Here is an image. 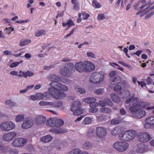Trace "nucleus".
<instances>
[{"mask_svg":"<svg viewBox=\"0 0 154 154\" xmlns=\"http://www.w3.org/2000/svg\"><path fill=\"white\" fill-rule=\"evenodd\" d=\"M84 62H79L73 64L71 62L65 64L62 69H60V74L65 76L69 77L72 74L75 72V70L79 72H84Z\"/></svg>","mask_w":154,"mask_h":154,"instance_id":"obj_1","label":"nucleus"},{"mask_svg":"<svg viewBox=\"0 0 154 154\" xmlns=\"http://www.w3.org/2000/svg\"><path fill=\"white\" fill-rule=\"evenodd\" d=\"M51 86L48 89V92H45L43 93L44 99L48 100L50 99L51 96H52L56 99H60L66 96L64 93L59 92L57 88Z\"/></svg>","mask_w":154,"mask_h":154,"instance_id":"obj_2","label":"nucleus"},{"mask_svg":"<svg viewBox=\"0 0 154 154\" xmlns=\"http://www.w3.org/2000/svg\"><path fill=\"white\" fill-rule=\"evenodd\" d=\"M131 104L132 105L129 108V110L131 112V116L133 113L137 112L140 109H144L147 106L149 105V104H147L145 102H139V99L137 97L134 98L132 100Z\"/></svg>","mask_w":154,"mask_h":154,"instance_id":"obj_3","label":"nucleus"},{"mask_svg":"<svg viewBox=\"0 0 154 154\" xmlns=\"http://www.w3.org/2000/svg\"><path fill=\"white\" fill-rule=\"evenodd\" d=\"M105 75L102 71L94 72L90 77L89 81L91 83H100L103 81Z\"/></svg>","mask_w":154,"mask_h":154,"instance_id":"obj_4","label":"nucleus"},{"mask_svg":"<svg viewBox=\"0 0 154 154\" xmlns=\"http://www.w3.org/2000/svg\"><path fill=\"white\" fill-rule=\"evenodd\" d=\"M137 134L135 130H131L122 132L119 135L120 139L124 141H129L134 138Z\"/></svg>","mask_w":154,"mask_h":154,"instance_id":"obj_5","label":"nucleus"},{"mask_svg":"<svg viewBox=\"0 0 154 154\" xmlns=\"http://www.w3.org/2000/svg\"><path fill=\"white\" fill-rule=\"evenodd\" d=\"M129 146V144L125 142L117 141L113 144L114 148L117 151L123 152L126 150Z\"/></svg>","mask_w":154,"mask_h":154,"instance_id":"obj_6","label":"nucleus"},{"mask_svg":"<svg viewBox=\"0 0 154 154\" xmlns=\"http://www.w3.org/2000/svg\"><path fill=\"white\" fill-rule=\"evenodd\" d=\"M47 123L48 125L50 127H59L63 125L64 121L62 119L51 118L47 120Z\"/></svg>","mask_w":154,"mask_h":154,"instance_id":"obj_7","label":"nucleus"},{"mask_svg":"<svg viewBox=\"0 0 154 154\" xmlns=\"http://www.w3.org/2000/svg\"><path fill=\"white\" fill-rule=\"evenodd\" d=\"M48 78L51 81H52L51 82H62L64 83L67 84L70 83L71 82V80L66 77H64L62 79L60 77L54 74L49 75Z\"/></svg>","mask_w":154,"mask_h":154,"instance_id":"obj_8","label":"nucleus"},{"mask_svg":"<svg viewBox=\"0 0 154 154\" xmlns=\"http://www.w3.org/2000/svg\"><path fill=\"white\" fill-rule=\"evenodd\" d=\"M2 130L5 131H8L13 129L15 125L11 121H7L2 123L0 125Z\"/></svg>","mask_w":154,"mask_h":154,"instance_id":"obj_9","label":"nucleus"},{"mask_svg":"<svg viewBox=\"0 0 154 154\" xmlns=\"http://www.w3.org/2000/svg\"><path fill=\"white\" fill-rule=\"evenodd\" d=\"M107 134V130L104 127H98L96 128V134L97 136L99 138H104Z\"/></svg>","mask_w":154,"mask_h":154,"instance_id":"obj_10","label":"nucleus"},{"mask_svg":"<svg viewBox=\"0 0 154 154\" xmlns=\"http://www.w3.org/2000/svg\"><path fill=\"white\" fill-rule=\"evenodd\" d=\"M49 85L50 86H52L53 87L56 88L59 92V90L65 91L68 90V88L65 85L62 84L59 82H51Z\"/></svg>","mask_w":154,"mask_h":154,"instance_id":"obj_11","label":"nucleus"},{"mask_svg":"<svg viewBox=\"0 0 154 154\" xmlns=\"http://www.w3.org/2000/svg\"><path fill=\"white\" fill-rule=\"evenodd\" d=\"M138 139L141 142L146 143L149 141L152 138L149 134L144 132L139 134Z\"/></svg>","mask_w":154,"mask_h":154,"instance_id":"obj_12","label":"nucleus"},{"mask_svg":"<svg viewBox=\"0 0 154 154\" xmlns=\"http://www.w3.org/2000/svg\"><path fill=\"white\" fill-rule=\"evenodd\" d=\"M27 140L22 138H17L15 139L13 142V145L14 146L19 147L23 146L26 144Z\"/></svg>","mask_w":154,"mask_h":154,"instance_id":"obj_13","label":"nucleus"},{"mask_svg":"<svg viewBox=\"0 0 154 154\" xmlns=\"http://www.w3.org/2000/svg\"><path fill=\"white\" fill-rule=\"evenodd\" d=\"M146 111L142 109H140L137 112L133 113L132 117L135 119H140L144 117L146 115Z\"/></svg>","mask_w":154,"mask_h":154,"instance_id":"obj_14","label":"nucleus"},{"mask_svg":"<svg viewBox=\"0 0 154 154\" xmlns=\"http://www.w3.org/2000/svg\"><path fill=\"white\" fill-rule=\"evenodd\" d=\"M85 72H89L92 71L95 69V66L93 63L87 61H84Z\"/></svg>","mask_w":154,"mask_h":154,"instance_id":"obj_15","label":"nucleus"},{"mask_svg":"<svg viewBox=\"0 0 154 154\" xmlns=\"http://www.w3.org/2000/svg\"><path fill=\"white\" fill-rule=\"evenodd\" d=\"M17 134V133L15 132L8 133L3 136V139L6 141H11L16 136Z\"/></svg>","mask_w":154,"mask_h":154,"instance_id":"obj_16","label":"nucleus"},{"mask_svg":"<svg viewBox=\"0 0 154 154\" xmlns=\"http://www.w3.org/2000/svg\"><path fill=\"white\" fill-rule=\"evenodd\" d=\"M33 121L31 119H28L24 121L22 125V127L24 129H27L32 127L33 125Z\"/></svg>","mask_w":154,"mask_h":154,"instance_id":"obj_17","label":"nucleus"},{"mask_svg":"<svg viewBox=\"0 0 154 154\" xmlns=\"http://www.w3.org/2000/svg\"><path fill=\"white\" fill-rule=\"evenodd\" d=\"M46 118L43 116H38L35 118V121L37 125H42L46 121Z\"/></svg>","mask_w":154,"mask_h":154,"instance_id":"obj_18","label":"nucleus"},{"mask_svg":"<svg viewBox=\"0 0 154 154\" xmlns=\"http://www.w3.org/2000/svg\"><path fill=\"white\" fill-rule=\"evenodd\" d=\"M121 78L118 76L115 77L114 78L110 79V82L111 84L116 85L119 84L121 82Z\"/></svg>","mask_w":154,"mask_h":154,"instance_id":"obj_19","label":"nucleus"},{"mask_svg":"<svg viewBox=\"0 0 154 154\" xmlns=\"http://www.w3.org/2000/svg\"><path fill=\"white\" fill-rule=\"evenodd\" d=\"M67 25V29L66 30H68L72 26H74L75 24L73 22V21L71 19H69L66 23L63 22L62 23V26L63 27H65Z\"/></svg>","mask_w":154,"mask_h":154,"instance_id":"obj_20","label":"nucleus"},{"mask_svg":"<svg viewBox=\"0 0 154 154\" xmlns=\"http://www.w3.org/2000/svg\"><path fill=\"white\" fill-rule=\"evenodd\" d=\"M80 102L79 101H74L70 109L72 111H74L75 110L79 109L80 108Z\"/></svg>","mask_w":154,"mask_h":154,"instance_id":"obj_21","label":"nucleus"},{"mask_svg":"<svg viewBox=\"0 0 154 154\" xmlns=\"http://www.w3.org/2000/svg\"><path fill=\"white\" fill-rule=\"evenodd\" d=\"M93 104H94L90 105V106L91 108L89 109V111L91 112H96L98 111V109L96 107L98 106V103H94Z\"/></svg>","mask_w":154,"mask_h":154,"instance_id":"obj_22","label":"nucleus"},{"mask_svg":"<svg viewBox=\"0 0 154 154\" xmlns=\"http://www.w3.org/2000/svg\"><path fill=\"white\" fill-rule=\"evenodd\" d=\"M49 131L56 134L64 133L65 132V131L62 129H57L55 128L50 129Z\"/></svg>","mask_w":154,"mask_h":154,"instance_id":"obj_23","label":"nucleus"},{"mask_svg":"<svg viewBox=\"0 0 154 154\" xmlns=\"http://www.w3.org/2000/svg\"><path fill=\"white\" fill-rule=\"evenodd\" d=\"M52 138V137L50 135H47L42 137L40 138V140L44 143H48L50 141Z\"/></svg>","mask_w":154,"mask_h":154,"instance_id":"obj_24","label":"nucleus"},{"mask_svg":"<svg viewBox=\"0 0 154 154\" xmlns=\"http://www.w3.org/2000/svg\"><path fill=\"white\" fill-rule=\"evenodd\" d=\"M83 101L86 103L90 104V105H91V104L94 105V104L93 103H97L95 102L96 101V99L94 97L86 98L83 100Z\"/></svg>","mask_w":154,"mask_h":154,"instance_id":"obj_25","label":"nucleus"},{"mask_svg":"<svg viewBox=\"0 0 154 154\" xmlns=\"http://www.w3.org/2000/svg\"><path fill=\"white\" fill-rule=\"evenodd\" d=\"M120 131V127L119 126L116 127L112 130L111 133L112 135H116L119 134Z\"/></svg>","mask_w":154,"mask_h":154,"instance_id":"obj_26","label":"nucleus"},{"mask_svg":"<svg viewBox=\"0 0 154 154\" xmlns=\"http://www.w3.org/2000/svg\"><path fill=\"white\" fill-rule=\"evenodd\" d=\"M52 103L51 106L52 107L55 108L60 107L62 106L63 105V102L61 101L54 102H51Z\"/></svg>","mask_w":154,"mask_h":154,"instance_id":"obj_27","label":"nucleus"},{"mask_svg":"<svg viewBox=\"0 0 154 154\" xmlns=\"http://www.w3.org/2000/svg\"><path fill=\"white\" fill-rule=\"evenodd\" d=\"M111 97L112 100L114 101L117 103L120 102V99L119 97L116 94L113 93L111 95Z\"/></svg>","mask_w":154,"mask_h":154,"instance_id":"obj_28","label":"nucleus"},{"mask_svg":"<svg viewBox=\"0 0 154 154\" xmlns=\"http://www.w3.org/2000/svg\"><path fill=\"white\" fill-rule=\"evenodd\" d=\"M96 118L97 121L99 122L105 121L107 120V116L103 115L97 116Z\"/></svg>","mask_w":154,"mask_h":154,"instance_id":"obj_29","label":"nucleus"},{"mask_svg":"<svg viewBox=\"0 0 154 154\" xmlns=\"http://www.w3.org/2000/svg\"><path fill=\"white\" fill-rule=\"evenodd\" d=\"M122 89L121 86L119 85L116 86L114 88V91L117 93L119 95L121 94H122Z\"/></svg>","mask_w":154,"mask_h":154,"instance_id":"obj_30","label":"nucleus"},{"mask_svg":"<svg viewBox=\"0 0 154 154\" xmlns=\"http://www.w3.org/2000/svg\"><path fill=\"white\" fill-rule=\"evenodd\" d=\"M100 111L101 112L106 114L110 113L111 112V110L110 109L106 107H102L100 109Z\"/></svg>","mask_w":154,"mask_h":154,"instance_id":"obj_31","label":"nucleus"},{"mask_svg":"<svg viewBox=\"0 0 154 154\" xmlns=\"http://www.w3.org/2000/svg\"><path fill=\"white\" fill-rule=\"evenodd\" d=\"M92 147V145L88 141H86L82 146V148L85 149H90Z\"/></svg>","mask_w":154,"mask_h":154,"instance_id":"obj_32","label":"nucleus"},{"mask_svg":"<svg viewBox=\"0 0 154 154\" xmlns=\"http://www.w3.org/2000/svg\"><path fill=\"white\" fill-rule=\"evenodd\" d=\"M33 75V72H30L29 70L27 71L26 72H23V75L25 78H26L28 76L31 77Z\"/></svg>","mask_w":154,"mask_h":154,"instance_id":"obj_33","label":"nucleus"},{"mask_svg":"<svg viewBox=\"0 0 154 154\" xmlns=\"http://www.w3.org/2000/svg\"><path fill=\"white\" fill-rule=\"evenodd\" d=\"M46 34V31L44 29H41L37 31L35 34V36L39 37L42 35H45Z\"/></svg>","mask_w":154,"mask_h":154,"instance_id":"obj_34","label":"nucleus"},{"mask_svg":"<svg viewBox=\"0 0 154 154\" xmlns=\"http://www.w3.org/2000/svg\"><path fill=\"white\" fill-rule=\"evenodd\" d=\"M92 6L96 8H99L101 6L100 3L96 0H92Z\"/></svg>","mask_w":154,"mask_h":154,"instance_id":"obj_35","label":"nucleus"},{"mask_svg":"<svg viewBox=\"0 0 154 154\" xmlns=\"http://www.w3.org/2000/svg\"><path fill=\"white\" fill-rule=\"evenodd\" d=\"M5 103L11 107H13L16 105V103L10 100H7Z\"/></svg>","mask_w":154,"mask_h":154,"instance_id":"obj_36","label":"nucleus"},{"mask_svg":"<svg viewBox=\"0 0 154 154\" xmlns=\"http://www.w3.org/2000/svg\"><path fill=\"white\" fill-rule=\"evenodd\" d=\"M31 40L29 39H25L20 41L19 45L20 46H23L30 42Z\"/></svg>","mask_w":154,"mask_h":154,"instance_id":"obj_37","label":"nucleus"},{"mask_svg":"<svg viewBox=\"0 0 154 154\" xmlns=\"http://www.w3.org/2000/svg\"><path fill=\"white\" fill-rule=\"evenodd\" d=\"M145 121H148L152 125H154V117L150 116L146 119Z\"/></svg>","mask_w":154,"mask_h":154,"instance_id":"obj_38","label":"nucleus"},{"mask_svg":"<svg viewBox=\"0 0 154 154\" xmlns=\"http://www.w3.org/2000/svg\"><path fill=\"white\" fill-rule=\"evenodd\" d=\"M51 103H52L51 102H46L44 101H41L39 103V105L41 106H51Z\"/></svg>","mask_w":154,"mask_h":154,"instance_id":"obj_39","label":"nucleus"},{"mask_svg":"<svg viewBox=\"0 0 154 154\" xmlns=\"http://www.w3.org/2000/svg\"><path fill=\"white\" fill-rule=\"evenodd\" d=\"M24 116L23 115L21 114L17 115L15 118L16 121L18 122H21L24 119Z\"/></svg>","mask_w":154,"mask_h":154,"instance_id":"obj_40","label":"nucleus"},{"mask_svg":"<svg viewBox=\"0 0 154 154\" xmlns=\"http://www.w3.org/2000/svg\"><path fill=\"white\" fill-rule=\"evenodd\" d=\"M75 89L77 91L81 94H83L85 92V89L82 88L81 87H79L78 86H75Z\"/></svg>","mask_w":154,"mask_h":154,"instance_id":"obj_41","label":"nucleus"},{"mask_svg":"<svg viewBox=\"0 0 154 154\" xmlns=\"http://www.w3.org/2000/svg\"><path fill=\"white\" fill-rule=\"evenodd\" d=\"M10 154H18L19 153V150L16 148H11L9 151Z\"/></svg>","mask_w":154,"mask_h":154,"instance_id":"obj_42","label":"nucleus"},{"mask_svg":"<svg viewBox=\"0 0 154 154\" xmlns=\"http://www.w3.org/2000/svg\"><path fill=\"white\" fill-rule=\"evenodd\" d=\"M73 114L75 115H79L81 114L82 112V110L80 108L75 110V111H73Z\"/></svg>","mask_w":154,"mask_h":154,"instance_id":"obj_43","label":"nucleus"},{"mask_svg":"<svg viewBox=\"0 0 154 154\" xmlns=\"http://www.w3.org/2000/svg\"><path fill=\"white\" fill-rule=\"evenodd\" d=\"M110 123L112 124L117 125L119 123V120L118 119L114 118L111 120Z\"/></svg>","mask_w":154,"mask_h":154,"instance_id":"obj_44","label":"nucleus"},{"mask_svg":"<svg viewBox=\"0 0 154 154\" xmlns=\"http://www.w3.org/2000/svg\"><path fill=\"white\" fill-rule=\"evenodd\" d=\"M82 15L83 16V19L84 20H87L90 16V15L89 14L86 13L84 11L82 12Z\"/></svg>","mask_w":154,"mask_h":154,"instance_id":"obj_45","label":"nucleus"},{"mask_svg":"<svg viewBox=\"0 0 154 154\" xmlns=\"http://www.w3.org/2000/svg\"><path fill=\"white\" fill-rule=\"evenodd\" d=\"M37 100H42L44 99L43 93H39L36 94Z\"/></svg>","mask_w":154,"mask_h":154,"instance_id":"obj_46","label":"nucleus"},{"mask_svg":"<svg viewBox=\"0 0 154 154\" xmlns=\"http://www.w3.org/2000/svg\"><path fill=\"white\" fill-rule=\"evenodd\" d=\"M91 121V119L89 117H86L85 118L83 122L85 124L87 125L90 124Z\"/></svg>","mask_w":154,"mask_h":154,"instance_id":"obj_47","label":"nucleus"},{"mask_svg":"<svg viewBox=\"0 0 154 154\" xmlns=\"http://www.w3.org/2000/svg\"><path fill=\"white\" fill-rule=\"evenodd\" d=\"M104 101L105 102L106 104H107L109 106H111L112 105V103L111 101L109 98L105 99H104Z\"/></svg>","mask_w":154,"mask_h":154,"instance_id":"obj_48","label":"nucleus"},{"mask_svg":"<svg viewBox=\"0 0 154 154\" xmlns=\"http://www.w3.org/2000/svg\"><path fill=\"white\" fill-rule=\"evenodd\" d=\"M110 65L112 66H113V65H114L115 66H118L117 68L118 69H119L122 71H123L124 70L123 68L122 67H121L118 64H117L115 63H110Z\"/></svg>","mask_w":154,"mask_h":154,"instance_id":"obj_49","label":"nucleus"},{"mask_svg":"<svg viewBox=\"0 0 154 154\" xmlns=\"http://www.w3.org/2000/svg\"><path fill=\"white\" fill-rule=\"evenodd\" d=\"M103 90L101 88H99L95 91V93L97 95H100L103 94Z\"/></svg>","mask_w":154,"mask_h":154,"instance_id":"obj_50","label":"nucleus"},{"mask_svg":"<svg viewBox=\"0 0 154 154\" xmlns=\"http://www.w3.org/2000/svg\"><path fill=\"white\" fill-rule=\"evenodd\" d=\"M116 73V72L114 70L111 71L109 74V76L110 77V79L114 78Z\"/></svg>","mask_w":154,"mask_h":154,"instance_id":"obj_51","label":"nucleus"},{"mask_svg":"<svg viewBox=\"0 0 154 154\" xmlns=\"http://www.w3.org/2000/svg\"><path fill=\"white\" fill-rule=\"evenodd\" d=\"M105 18L104 14H99L97 17V19L98 20H103Z\"/></svg>","mask_w":154,"mask_h":154,"instance_id":"obj_52","label":"nucleus"},{"mask_svg":"<svg viewBox=\"0 0 154 154\" xmlns=\"http://www.w3.org/2000/svg\"><path fill=\"white\" fill-rule=\"evenodd\" d=\"M5 30L6 31L7 34H9L11 32L14 30V29L11 27L8 28L6 27Z\"/></svg>","mask_w":154,"mask_h":154,"instance_id":"obj_53","label":"nucleus"},{"mask_svg":"<svg viewBox=\"0 0 154 154\" xmlns=\"http://www.w3.org/2000/svg\"><path fill=\"white\" fill-rule=\"evenodd\" d=\"M81 151L80 149L78 148H76L72 150L73 154H80Z\"/></svg>","mask_w":154,"mask_h":154,"instance_id":"obj_54","label":"nucleus"},{"mask_svg":"<svg viewBox=\"0 0 154 154\" xmlns=\"http://www.w3.org/2000/svg\"><path fill=\"white\" fill-rule=\"evenodd\" d=\"M140 2L138 1L137 2L134 4L133 6L134 7V9L138 11L139 9L138 7L140 5Z\"/></svg>","mask_w":154,"mask_h":154,"instance_id":"obj_55","label":"nucleus"},{"mask_svg":"<svg viewBox=\"0 0 154 154\" xmlns=\"http://www.w3.org/2000/svg\"><path fill=\"white\" fill-rule=\"evenodd\" d=\"M87 54L88 57H91L92 58H94L95 57V54L92 53L90 52H88L87 53Z\"/></svg>","mask_w":154,"mask_h":154,"instance_id":"obj_56","label":"nucleus"},{"mask_svg":"<svg viewBox=\"0 0 154 154\" xmlns=\"http://www.w3.org/2000/svg\"><path fill=\"white\" fill-rule=\"evenodd\" d=\"M146 123L144 125V127L146 128H150L152 125L150 123H148V121H145Z\"/></svg>","mask_w":154,"mask_h":154,"instance_id":"obj_57","label":"nucleus"},{"mask_svg":"<svg viewBox=\"0 0 154 154\" xmlns=\"http://www.w3.org/2000/svg\"><path fill=\"white\" fill-rule=\"evenodd\" d=\"M125 92L126 95L124 96V97L125 98H128L130 95V91L128 90H127L125 91Z\"/></svg>","mask_w":154,"mask_h":154,"instance_id":"obj_58","label":"nucleus"},{"mask_svg":"<svg viewBox=\"0 0 154 154\" xmlns=\"http://www.w3.org/2000/svg\"><path fill=\"white\" fill-rule=\"evenodd\" d=\"M154 14V11H153L152 12H150V13L146 15L145 16V18L146 19H148L150 17L152 16Z\"/></svg>","mask_w":154,"mask_h":154,"instance_id":"obj_59","label":"nucleus"},{"mask_svg":"<svg viewBox=\"0 0 154 154\" xmlns=\"http://www.w3.org/2000/svg\"><path fill=\"white\" fill-rule=\"evenodd\" d=\"M20 64V62H15L13 63L10 66L11 68L17 66Z\"/></svg>","mask_w":154,"mask_h":154,"instance_id":"obj_60","label":"nucleus"},{"mask_svg":"<svg viewBox=\"0 0 154 154\" xmlns=\"http://www.w3.org/2000/svg\"><path fill=\"white\" fill-rule=\"evenodd\" d=\"M99 105L102 107H104L106 106L105 102L102 101H100L98 103Z\"/></svg>","mask_w":154,"mask_h":154,"instance_id":"obj_61","label":"nucleus"},{"mask_svg":"<svg viewBox=\"0 0 154 154\" xmlns=\"http://www.w3.org/2000/svg\"><path fill=\"white\" fill-rule=\"evenodd\" d=\"M146 82L148 85L151 84L152 83V81L151 77H148L146 79Z\"/></svg>","mask_w":154,"mask_h":154,"instance_id":"obj_62","label":"nucleus"},{"mask_svg":"<svg viewBox=\"0 0 154 154\" xmlns=\"http://www.w3.org/2000/svg\"><path fill=\"white\" fill-rule=\"evenodd\" d=\"M63 15H64V12L63 11L58 12V14L56 16V18L62 17L63 16Z\"/></svg>","mask_w":154,"mask_h":154,"instance_id":"obj_63","label":"nucleus"},{"mask_svg":"<svg viewBox=\"0 0 154 154\" xmlns=\"http://www.w3.org/2000/svg\"><path fill=\"white\" fill-rule=\"evenodd\" d=\"M138 84L139 85H140L142 87H143V86H145L146 85V84L145 82H139L137 81V82Z\"/></svg>","mask_w":154,"mask_h":154,"instance_id":"obj_64","label":"nucleus"}]
</instances>
